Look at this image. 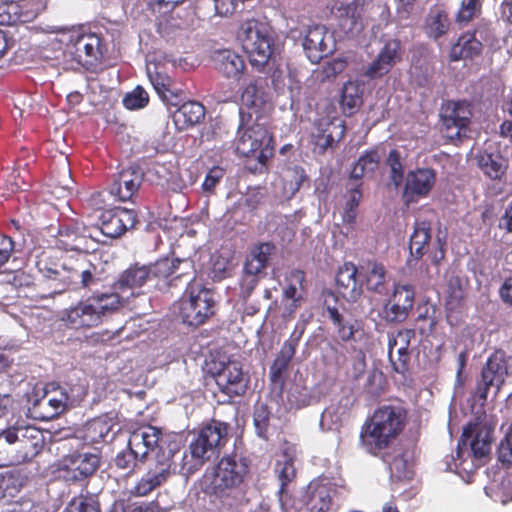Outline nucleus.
I'll use <instances>...</instances> for the list:
<instances>
[{
  "instance_id": "f03ea898",
  "label": "nucleus",
  "mask_w": 512,
  "mask_h": 512,
  "mask_svg": "<svg viewBox=\"0 0 512 512\" xmlns=\"http://www.w3.org/2000/svg\"><path fill=\"white\" fill-rule=\"evenodd\" d=\"M407 418V411L401 405H382L361 427L359 440L369 454H381L383 449H390L402 433Z\"/></svg>"
},
{
  "instance_id": "39448f33",
  "label": "nucleus",
  "mask_w": 512,
  "mask_h": 512,
  "mask_svg": "<svg viewBox=\"0 0 512 512\" xmlns=\"http://www.w3.org/2000/svg\"><path fill=\"white\" fill-rule=\"evenodd\" d=\"M106 52V44L99 35L73 32L61 51L59 64L66 70H93L101 63Z\"/></svg>"
},
{
  "instance_id": "79ce46f5",
  "label": "nucleus",
  "mask_w": 512,
  "mask_h": 512,
  "mask_svg": "<svg viewBox=\"0 0 512 512\" xmlns=\"http://www.w3.org/2000/svg\"><path fill=\"white\" fill-rule=\"evenodd\" d=\"M335 490L326 485H317L311 491L307 512H329L333 509Z\"/></svg>"
},
{
  "instance_id": "680f3d73",
  "label": "nucleus",
  "mask_w": 512,
  "mask_h": 512,
  "mask_svg": "<svg viewBox=\"0 0 512 512\" xmlns=\"http://www.w3.org/2000/svg\"><path fill=\"white\" fill-rule=\"evenodd\" d=\"M497 454L498 460L503 466L512 467V423L504 438L500 441Z\"/></svg>"
},
{
  "instance_id": "0eeeda50",
  "label": "nucleus",
  "mask_w": 512,
  "mask_h": 512,
  "mask_svg": "<svg viewBox=\"0 0 512 512\" xmlns=\"http://www.w3.org/2000/svg\"><path fill=\"white\" fill-rule=\"evenodd\" d=\"M248 473L249 463L246 458L226 455L217 463L210 477L205 475L208 483L204 491L221 500L230 498L242 486Z\"/></svg>"
},
{
  "instance_id": "3c124183",
  "label": "nucleus",
  "mask_w": 512,
  "mask_h": 512,
  "mask_svg": "<svg viewBox=\"0 0 512 512\" xmlns=\"http://www.w3.org/2000/svg\"><path fill=\"white\" fill-rule=\"evenodd\" d=\"M275 471L280 481L279 494L286 493L287 486L296 477V469L294 467V461L292 458L286 457L284 461H278L276 463Z\"/></svg>"
},
{
  "instance_id": "c756f323",
  "label": "nucleus",
  "mask_w": 512,
  "mask_h": 512,
  "mask_svg": "<svg viewBox=\"0 0 512 512\" xmlns=\"http://www.w3.org/2000/svg\"><path fill=\"white\" fill-rule=\"evenodd\" d=\"M385 266L376 260H367L360 264V281L370 292L381 294L386 283Z\"/></svg>"
},
{
  "instance_id": "de8ad7c7",
  "label": "nucleus",
  "mask_w": 512,
  "mask_h": 512,
  "mask_svg": "<svg viewBox=\"0 0 512 512\" xmlns=\"http://www.w3.org/2000/svg\"><path fill=\"white\" fill-rule=\"evenodd\" d=\"M147 73L149 80L158 96H167V93H169L170 96H181L178 89L173 86L172 80L168 75L158 71L153 73L149 67L147 68Z\"/></svg>"
},
{
  "instance_id": "aec40b11",
  "label": "nucleus",
  "mask_w": 512,
  "mask_h": 512,
  "mask_svg": "<svg viewBox=\"0 0 512 512\" xmlns=\"http://www.w3.org/2000/svg\"><path fill=\"white\" fill-rule=\"evenodd\" d=\"M136 222L137 214L134 210L115 207L102 212L100 230L107 237L118 238L133 228Z\"/></svg>"
},
{
  "instance_id": "e2e57ef3",
  "label": "nucleus",
  "mask_w": 512,
  "mask_h": 512,
  "mask_svg": "<svg viewBox=\"0 0 512 512\" xmlns=\"http://www.w3.org/2000/svg\"><path fill=\"white\" fill-rule=\"evenodd\" d=\"M269 79L266 76H257L249 79L241 96H266Z\"/></svg>"
},
{
  "instance_id": "37998d69",
  "label": "nucleus",
  "mask_w": 512,
  "mask_h": 512,
  "mask_svg": "<svg viewBox=\"0 0 512 512\" xmlns=\"http://www.w3.org/2000/svg\"><path fill=\"white\" fill-rule=\"evenodd\" d=\"M450 27V20L445 11H431L425 20V33L433 39L438 40L445 35Z\"/></svg>"
},
{
  "instance_id": "4468645a",
  "label": "nucleus",
  "mask_w": 512,
  "mask_h": 512,
  "mask_svg": "<svg viewBox=\"0 0 512 512\" xmlns=\"http://www.w3.org/2000/svg\"><path fill=\"white\" fill-rule=\"evenodd\" d=\"M302 46L309 61L317 64L323 58L333 54L336 50V41L333 32L326 26L315 24L305 29Z\"/></svg>"
},
{
  "instance_id": "8fccbe9b",
  "label": "nucleus",
  "mask_w": 512,
  "mask_h": 512,
  "mask_svg": "<svg viewBox=\"0 0 512 512\" xmlns=\"http://www.w3.org/2000/svg\"><path fill=\"white\" fill-rule=\"evenodd\" d=\"M271 411L267 404L256 403L253 412L254 426L257 435L261 438L266 439L268 434V428L270 425Z\"/></svg>"
},
{
  "instance_id": "dca6fc26",
  "label": "nucleus",
  "mask_w": 512,
  "mask_h": 512,
  "mask_svg": "<svg viewBox=\"0 0 512 512\" xmlns=\"http://www.w3.org/2000/svg\"><path fill=\"white\" fill-rule=\"evenodd\" d=\"M436 183V171L432 168H416L407 173L402 200L406 206L429 195Z\"/></svg>"
},
{
  "instance_id": "1a4fd4ad",
  "label": "nucleus",
  "mask_w": 512,
  "mask_h": 512,
  "mask_svg": "<svg viewBox=\"0 0 512 512\" xmlns=\"http://www.w3.org/2000/svg\"><path fill=\"white\" fill-rule=\"evenodd\" d=\"M235 151L239 156H256L261 165H266L274 155V138L268 129L259 123L244 128L241 124L235 140Z\"/></svg>"
},
{
  "instance_id": "6e6d98bb",
  "label": "nucleus",
  "mask_w": 512,
  "mask_h": 512,
  "mask_svg": "<svg viewBox=\"0 0 512 512\" xmlns=\"http://www.w3.org/2000/svg\"><path fill=\"white\" fill-rule=\"evenodd\" d=\"M241 103L239 107V113L244 120L245 116L251 119L255 116L259 119L263 116V106L265 105V98H240Z\"/></svg>"
},
{
  "instance_id": "69168bd1",
  "label": "nucleus",
  "mask_w": 512,
  "mask_h": 512,
  "mask_svg": "<svg viewBox=\"0 0 512 512\" xmlns=\"http://www.w3.org/2000/svg\"><path fill=\"white\" fill-rule=\"evenodd\" d=\"M224 175L225 170L223 168L220 166L212 167L206 174L202 184L203 191L208 194H213L215 192L216 186L219 184Z\"/></svg>"
},
{
  "instance_id": "ea45409f",
  "label": "nucleus",
  "mask_w": 512,
  "mask_h": 512,
  "mask_svg": "<svg viewBox=\"0 0 512 512\" xmlns=\"http://www.w3.org/2000/svg\"><path fill=\"white\" fill-rule=\"evenodd\" d=\"M507 374L506 361L499 357L497 354H492L488 357L485 365L481 371V378L496 386L497 392L500 390L501 385L504 383V378Z\"/></svg>"
},
{
  "instance_id": "20e7f679",
  "label": "nucleus",
  "mask_w": 512,
  "mask_h": 512,
  "mask_svg": "<svg viewBox=\"0 0 512 512\" xmlns=\"http://www.w3.org/2000/svg\"><path fill=\"white\" fill-rule=\"evenodd\" d=\"M238 38L253 68L261 71L277 52V35L266 22L249 19L242 23Z\"/></svg>"
},
{
  "instance_id": "052dcab7",
  "label": "nucleus",
  "mask_w": 512,
  "mask_h": 512,
  "mask_svg": "<svg viewBox=\"0 0 512 512\" xmlns=\"http://www.w3.org/2000/svg\"><path fill=\"white\" fill-rule=\"evenodd\" d=\"M332 103H334L339 115V111H341L345 116L349 117L359 110L362 98H329V102L326 105H331Z\"/></svg>"
},
{
  "instance_id": "412c9836",
  "label": "nucleus",
  "mask_w": 512,
  "mask_h": 512,
  "mask_svg": "<svg viewBox=\"0 0 512 512\" xmlns=\"http://www.w3.org/2000/svg\"><path fill=\"white\" fill-rule=\"evenodd\" d=\"M331 13L345 34H353L362 29L363 4L360 0L336 1L331 8Z\"/></svg>"
},
{
  "instance_id": "4c0bfd02",
  "label": "nucleus",
  "mask_w": 512,
  "mask_h": 512,
  "mask_svg": "<svg viewBox=\"0 0 512 512\" xmlns=\"http://www.w3.org/2000/svg\"><path fill=\"white\" fill-rule=\"evenodd\" d=\"M286 287L283 290L285 299L292 300L291 308L296 309L300 306L302 293L306 290V275L303 270L293 269L285 277Z\"/></svg>"
},
{
  "instance_id": "7ed1b4c3",
  "label": "nucleus",
  "mask_w": 512,
  "mask_h": 512,
  "mask_svg": "<svg viewBox=\"0 0 512 512\" xmlns=\"http://www.w3.org/2000/svg\"><path fill=\"white\" fill-rule=\"evenodd\" d=\"M119 304L117 293H93L86 300L64 309L60 321L66 328L74 330L96 327L102 323L106 313L116 310Z\"/></svg>"
},
{
  "instance_id": "5701e85b",
  "label": "nucleus",
  "mask_w": 512,
  "mask_h": 512,
  "mask_svg": "<svg viewBox=\"0 0 512 512\" xmlns=\"http://www.w3.org/2000/svg\"><path fill=\"white\" fill-rule=\"evenodd\" d=\"M471 103L466 99L446 100L440 110V117L447 129L457 128L456 135L463 128H467L472 116Z\"/></svg>"
},
{
  "instance_id": "4be33fe9",
  "label": "nucleus",
  "mask_w": 512,
  "mask_h": 512,
  "mask_svg": "<svg viewBox=\"0 0 512 512\" xmlns=\"http://www.w3.org/2000/svg\"><path fill=\"white\" fill-rule=\"evenodd\" d=\"M143 181V173L139 167H128L119 171L113 178L109 193L121 202L132 199Z\"/></svg>"
},
{
  "instance_id": "774afa93",
  "label": "nucleus",
  "mask_w": 512,
  "mask_h": 512,
  "mask_svg": "<svg viewBox=\"0 0 512 512\" xmlns=\"http://www.w3.org/2000/svg\"><path fill=\"white\" fill-rule=\"evenodd\" d=\"M366 370V357L363 351H359L351 360V368L348 371L349 377L359 380Z\"/></svg>"
},
{
  "instance_id": "c03bdc74",
  "label": "nucleus",
  "mask_w": 512,
  "mask_h": 512,
  "mask_svg": "<svg viewBox=\"0 0 512 512\" xmlns=\"http://www.w3.org/2000/svg\"><path fill=\"white\" fill-rule=\"evenodd\" d=\"M380 156L376 149L366 151L355 163L350 178L360 180L366 173H373L379 166Z\"/></svg>"
},
{
  "instance_id": "9d476101",
  "label": "nucleus",
  "mask_w": 512,
  "mask_h": 512,
  "mask_svg": "<svg viewBox=\"0 0 512 512\" xmlns=\"http://www.w3.org/2000/svg\"><path fill=\"white\" fill-rule=\"evenodd\" d=\"M345 121L339 117L334 103L325 105V115L316 119L311 128L310 142L315 151L324 154L334 148L345 136Z\"/></svg>"
},
{
  "instance_id": "423d86ee",
  "label": "nucleus",
  "mask_w": 512,
  "mask_h": 512,
  "mask_svg": "<svg viewBox=\"0 0 512 512\" xmlns=\"http://www.w3.org/2000/svg\"><path fill=\"white\" fill-rule=\"evenodd\" d=\"M45 446L44 432L35 426H13L0 433V453L12 455L10 463H24L39 455ZM8 463H0V466Z\"/></svg>"
},
{
  "instance_id": "f3484780",
  "label": "nucleus",
  "mask_w": 512,
  "mask_h": 512,
  "mask_svg": "<svg viewBox=\"0 0 512 512\" xmlns=\"http://www.w3.org/2000/svg\"><path fill=\"white\" fill-rule=\"evenodd\" d=\"M92 239L90 228L78 221H70L60 225L56 247L65 251L88 252Z\"/></svg>"
},
{
  "instance_id": "f257e3e1",
  "label": "nucleus",
  "mask_w": 512,
  "mask_h": 512,
  "mask_svg": "<svg viewBox=\"0 0 512 512\" xmlns=\"http://www.w3.org/2000/svg\"><path fill=\"white\" fill-rule=\"evenodd\" d=\"M35 267L44 278L53 281V288L48 293L35 295L40 299L60 294L70 285L93 290L100 282L97 267L87 255H68L55 248H47L35 255Z\"/></svg>"
},
{
  "instance_id": "09e8293b",
  "label": "nucleus",
  "mask_w": 512,
  "mask_h": 512,
  "mask_svg": "<svg viewBox=\"0 0 512 512\" xmlns=\"http://www.w3.org/2000/svg\"><path fill=\"white\" fill-rule=\"evenodd\" d=\"M360 186L361 184H358L356 187L351 188L346 195V202L342 219L344 223L349 225H353L357 217V208L362 199Z\"/></svg>"
},
{
  "instance_id": "a878e982",
  "label": "nucleus",
  "mask_w": 512,
  "mask_h": 512,
  "mask_svg": "<svg viewBox=\"0 0 512 512\" xmlns=\"http://www.w3.org/2000/svg\"><path fill=\"white\" fill-rule=\"evenodd\" d=\"M401 46L399 39L386 41L376 59L367 67L365 75L374 79L387 74L401 60Z\"/></svg>"
},
{
  "instance_id": "cd10ccee",
  "label": "nucleus",
  "mask_w": 512,
  "mask_h": 512,
  "mask_svg": "<svg viewBox=\"0 0 512 512\" xmlns=\"http://www.w3.org/2000/svg\"><path fill=\"white\" fill-rule=\"evenodd\" d=\"M128 441L130 446L139 451H145V457H147L149 451H153L156 448L163 449L162 431L151 425L134 430L130 434Z\"/></svg>"
},
{
  "instance_id": "6ab92c4d",
  "label": "nucleus",
  "mask_w": 512,
  "mask_h": 512,
  "mask_svg": "<svg viewBox=\"0 0 512 512\" xmlns=\"http://www.w3.org/2000/svg\"><path fill=\"white\" fill-rule=\"evenodd\" d=\"M492 429L479 422L468 423L462 432L458 443V454L464 447L469 446L475 458H482L490 452Z\"/></svg>"
},
{
  "instance_id": "13d9d810",
  "label": "nucleus",
  "mask_w": 512,
  "mask_h": 512,
  "mask_svg": "<svg viewBox=\"0 0 512 512\" xmlns=\"http://www.w3.org/2000/svg\"><path fill=\"white\" fill-rule=\"evenodd\" d=\"M387 165L390 168V179L398 187L404 180V167L401 162V155L398 150L392 149L387 157Z\"/></svg>"
},
{
  "instance_id": "864d4df0",
  "label": "nucleus",
  "mask_w": 512,
  "mask_h": 512,
  "mask_svg": "<svg viewBox=\"0 0 512 512\" xmlns=\"http://www.w3.org/2000/svg\"><path fill=\"white\" fill-rule=\"evenodd\" d=\"M484 0H462L455 21L460 26L467 25L476 14L481 12Z\"/></svg>"
},
{
  "instance_id": "9b49d317",
  "label": "nucleus",
  "mask_w": 512,
  "mask_h": 512,
  "mask_svg": "<svg viewBox=\"0 0 512 512\" xmlns=\"http://www.w3.org/2000/svg\"><path fill=\"white\" fill-rule=\"evenodd\" d=\"M186 293L189 295L188 300L182 301L180 307L182 321L189 326L202 325L214 314L213 292L191 281Z\"/></svg>"
},
{
  "instance_id": "a18cd8bd",
  "label": "nucleus",
  "mask_w": 512,
  "mask_h": 512,
  "mask_svg": "<svg viewBox=\"0 0 512 512\" xmlns=\"http://www.w3.org/2000/svg\"><path fill=\"white\" fill-rule=\"evenodd\" d=\"M184 261L179 259L161 258L149 265V279L165 280L176 272Z\"/></svg>"
},
{
  "instance_id": "393cba45",
  "label": "nucleus",
  "mask_w": 512,
  "mask_h": 512,
  "mask_svg": "<svg viewBox=\"0 0 512 512\" xmlns=\"http://www.w3.org/2000/svg\"><path fill=\"white\" fill-rule=\"evenodd\" d=\"M388 465L390 475L396 480L411 479L413 471L409 463V452L400 445H391L390 449H383L381 454H372Z\"/></svg>"
},
{
  "instance_id": "b1692460",
  "label": "nucleus",
  "mask_w": 512,
  "mask_h": 512,
  "mask_svg": "<svg viewBox=\"0 0 512 512\" xmlns=\"http://www.w3.org/2000/svg\"><path fill=\"white\" fill-rule=\"evenodd\" d=\"M360 280V265L356 266L352 262H345L336 274V287L338 292L347 301L354 302L360 298L363 293Z\"/></svg>"
},
{
  "instance_id": "58836bf2",
  "label": "nucleus",
  "mask_w": 512,
  "mask_h": 512,
  "mask_svg": "<svg viewBox=\"0 0 512 512\" xmlns=\"http://www.w3.org/2000/svg\"><path fill=\"white\" fill-rule=\"evenodd\" d=\"M170 475L169 469L162 468L160 471H148L130 490V494L135 497H144L153 490L162 485Z\"/></svg>"
},
{
  "instance_id": "4d7b16f0",
  "label": "nucleus",
  "mask_w": 512,
  "mask_h": 512,
  "mask_svg": "<svg viewBox=\"0 0 512 512\" xmlns=\"http://www.w3.org/2000/svg\"><path fill=\"white\" fill-rule=\"evenodd\" d=\"M305 181H308V176L305 172V169L296 165L288 168L284 187L292 195H295L300 190Z\"/></svg>"
},
{
  "instance_id": "338daca9",
  "label": "nucleus",
  "mask_w": 512,
  "mask_h": 512,
  "mask_svg": "<svg viewBox=\"0 0 512 512\" xmlns=\"http://www.w3.org/2000/svg\"><path fill=\"white\" fill-rule=\"evenodd\" d=\"M104 75L87 79V93L92 96H101L102 94H111L112 89L106 84Z\"/></svg>"
},
{
  "instance_id": "473e14b6",
  "label": "nucleus",
  "mask_w": 512,
  "mask_h": 512,
  "mask_svg": "<svg viewBox=\"0 0 512 512\" xmlns=\"http://www.w3.org/2000/svg\"><path fill=\"white\" fill-rule=\"evenodd\" d=\"M149 279V267L134 264L122 272L113 284L114 292L119 296V292H124L127 289L141 287Z\"/></svg>"
},
{
  "instance_id": "a19ab883",
  "label": "nucleus",
  "mask_w": 512,
  "mask_h": 512,
  "mask_svg": "<svg viewBox=\"0 0 512 512\" xmlns=\"http://www.w3.org/2000/svg\"><path fill=\"white\" fill-rule=\"evenodd\" d=\"M431 226L429 222H417L410 237V253L416 259L422 258L429 250Z\"/></svg>"
},
{
  "instance_id": "49530a36",
  "label": "nucleus",
  "mask_w": 512,
  "mask_h": 512,
  "mask_svg": "<svg viewBox=\"0 0 512 512\" xmlns=\"http://www.w3.org/2000/svg\"><path fill=\"white\" fill-rule=\"evenodd\" d=\"M271 83L278 95L298 96L301 92L300 82L291 75L282 76L280 73L274 72Z\"/></svg>"
},
{
  "instance_id": "bf43d9fd",
  "label": "nucleus",
  "mask_w": 512,
  "mask_h": 512,
  "mask_svg": "<svg viewBox=\"0 0 512 512\" xmlns=\"http://www.w3.org/2000/svg\"><path fill=\"white\" fill-rule=\"evenodd\" d=\"M21 487L22 482L18 474L10 471L0 474V492L3 494V498L7 495L14 496Z\"/></svg>"
},
{
  "instance_id": "f704fd0d",
  "label": "nucleus",
  "mask_w": 512,
  "mask_h": 512,
  "mask_svg": "<svg viewBox=\"0 0 512 512\" xmlns=\"http://www.w3.org/2000/svg\"><path fill=\"white\" fill-rule=\"evenodd\" d=\"M274 250L275 245L270 242L256 245L246 258L244 272L252 276L260 274L267 267L269 258Z\"/></svg>"
},
{
  "instance_id": "2f4dec72",
  "label": "nucleus",
  "mask_w": 512,
  "mask_h": 512,
  "mask_svg": "<svg viewBox=\"0 0 512 512\" xmlns=\"http://www.w3.org/2000/svg\"><path fill=\"white\" fill-rule=\"evenodd\" d=\"M67 400L68 395L63 391H60L58 396H50L46 392L44 397L34 404L36 418L44 421L53 419L64 410Z\"/></svg>"
},
{
  "instance_id": "7c9ffc66",
  "label": "nucleus",
  "mask_w": 512,
  "mask_h": 512,
  "mask_svg": "<svg viewBox=\"0 0 512 512\" xmlns=\"http://www.w3.org/2000/svg\"><path fill=\"white\" fill-rule=\"evenodd\" d=\"M115 422L111 417L99 416L88 421L82 430V439L89 445L106 441V438L113 432Z\"/></svg>"
},
{
  "instance_id": "f8f14e48",
  "label": "nucleus",
  "mask_w": 512,
  "mask_h": 512,
  "mask_svg": "<svg viewBox=\"0 0 512 512\" xmlns=\"http://www.w3.org/2000/svg\"><path fill=\"white\" fill-rule=\"evenodd\" d=\"M211 375L219 391L230 399L243 396L248 388L242 364L237 360L220 363L218 368L211 370Z\"/></svg>"
},
{
  "instance_id": "bb28decb",
  "label": "nucleus",
  "mask_w": 512,
  "mask_h": 512,
  "mask_svg": "<svg viewBox=\"0 0 512 512\" xmlns=\"http://www.w3.org/2000/svg\"><path fill=\"white\" fill-rule=\"evenodd\" d=\"M145 459V451H139L128 443L127 448L119 451L112 459L110 467L120 476L130 477L140 468V464Z\"/></svg>"
},
{
  "instance_id": "c9c22d12",
  "label": "nucleus",
  "mask_w": 512,
  "mask_h": 512,
  "mask_svg": "<svg viewBox=\"0 0 512 512\" xmlns=\"http://www.w3.org/2000/svg\"><path fill=\"white\" fill-rule=\"evenodd\" d=\"M467 287V279L453 272L448 274L446 282V307L448 310L453 311L460 308L463 305L464 300L466 298Z\"/></svg>"
},
{
  "instance_id": "e433bc0d",
  "label": "nucleus",
  "mask_w": 512,
  "mask_h": 512,
  "mask_svg": "<svg viewBox=\"0 0 512 512\" xmlns=\"http://www.w3.org/2000/svg\"><path fill=\"white\" fill-rule=\"evenodd\" d=\"M482 51V43L475 37V33L462 34L457 42L452 46L450 59L458 61L461 59L473 58Z\"/></svg>"
},
{
  "instance_id": "0e129e2a",
  "label": "nucleus",
  "mask_w": 512,
  "mask_h": 512,
  "mask_svg": "<svg viewBox=\"0 0 512 512\" xmlns=\"http://www.w3.org/2000/svg\"><path fill=\"white\" fill-rule=\"evenodd\" d=\"M33 285H34L33 277L29 273H27L23 270H18L14 273L12 279L7 281V283L4 284L3 286H4V288H6L10 291H14L16 289L29 288Z\"/></svg>"
},
{
  "instance_id": "5fc2aeb1",
  "label": "nucleus",
  "mask_w": 512,
  "mask_h": 512,
  "mask_svg": "<svg viewBox=\"0 0 512 512\" xmlns=\"http://www.w3.org/2000/svg\"><path fill=\"white\" fill-rule=\"evenodd\" d=\"M63 512H101L99 502L90 495L73 498Z\"/></svg>"
},
{
  "instance_id": "6e6552de",
  "label": "nucleus",
  "mask_w": 512,
  "mask_h": 512,
  "mask_svg": "<svg viewBox=\"0 0 512 512\" xmlns=\"http://www.w3.org/2000/svg\"><path fill=\"white\" fill-rule=\"evenodd\" d=\"M228 431L229 424L220 420L211 419L203 424L189 444L194 463L187 470L193 472L212 457H217L228 441Z\"/></svg>"
},
{
  "instance_id": "72a5a7b5",
  "label": "nucleus",
  "mask_w": 512,
  "mask_h": 512,
  "mask_svg": "<svg viewBox=\"0 0 512 512\" xmlns=\"http://www.w3.org/2000/svg\"><path fill=\"white\" fill-rule=\"evenodd\" d=\"M166 100L167 105L178 107L175 113L177 121H182L186 126H193L199 123L205 116V107L202 103L188 99L180 104V102H172V98H162Z\"/></svg>"
},
{
  "instance_id": "2eb2a0df",
  "label": "nucleus",
  "mask_w": 512,
  "mask_h": 512,
  "mask_svg": "<svg viewBox=\"0 0 512 512\" xmlns=\"http://www.w3.org/2000/svg\"><path fill=\"white\" fill-rule=\"evenodd\" d=\"M101 457L96 453H72L62 460L60 470L66 481L72 483L84 482L90 479L100 468Z\"/></svg>"
},
{
  "instance_id": "603ef678",
  "label": "nucleus",
  "mask_w": 512,
  "mask_h": 512,
  "mask_svg": "<svg viewBox=\"0 0 512 512\" xmlns=\"http://www.w3.org/2000/svg\"><path fill=\"white\" fill-rule=\"evenodd\" d=\"M480 167L491 180H500L507 169L503 159L494 158L491 154L481 158Z\"/></svg>"
},
{
  "instance_id": "ddd939ff",
  "label": "nucleus",
  "mask_w": 512,
  "mask_h": 512,
  "mask_svg": "<svg viewBox=\"0 0 512 512\" xmlns=\"http://www.w3.org/2000/svg\"><path fill=\"white\" fill-rule=\"evenodd\" d=\"M415 304V289L411 284L397 283L383 306V318L389 324L404 323Z\"/></svg>"
},
{
  "instance_id": "a211bd4d",
  "label": "nucleus",
  "mask_w": 512,
  "mask_h": 512,
  "mask_svg": "<svg viewBox=\"0 0 512 512\" xmlns=\"http://www.w3.org/2000/svg\"><path fill=\"white\" fill-rule=\"evenodd\" d=\"M303 332V330H294L291 333L290 337L283 343L279 353L270 366V382L274 387L278 388L279 392H282L284 389L286 374L296 353Z\"/></svg>"
},
{
  "instance_id": "c85d7f7f",
  "label": "nucleus",
  "mask_w": 512,
  "mask_h": 512,
  "mask_svg": "<svg viewBox=\"0 0 512 512\" xmlns=\"http://www.w3.org/2000/svg\"><path fill=\"white\" fill-rule=\"evenodd\" d=\"M211 61L214 68L227 78L238 77L245 68L242 57L229 49L214 51L211 56Z\"/></svg>"
}]
</instances>
